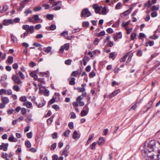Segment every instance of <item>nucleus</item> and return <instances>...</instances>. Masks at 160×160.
Listing matches in <instances>:
<instances>
[{"label":"nucleus","instance_id":"f257e3e1","mask_svg":"<svg viewBox=\"0 0 160 160\" xmlns=\"http://www.w3.org/2000/svg\"><path fill=\"white\" fill-rule=\"evenodd\" d=\"M91 15L92 14L88 9L85 8L82 10L81 13V17H87Z\"/></svg>","mask_w":160,"mask_h":160},{"label":"nucleus","instance_id":"f03ea898","mask_svg":"<svg viewBox=\"0 0 160 160\" xmlns=\"http://www.w3.org/2000/svg\"><path fill=\"white\" fill-rule=\"evenodd\" d=\"M16 74H17L16 73ZM12 79L16 84H20L21 83V81L20 80L19 77L17 74L13 75L12 77Z\"/></svg>","mask_w":160,"mask_h":160},{"label":"nucleus","instance_id":"7ed1b4c3","mask_svg":"<svg viewBox=\"0 0 160 160\" xmlns=\"http://www.w3.org/2000/svg\"><path fill=\"white\" fill-rule=\"evenodd\" d=\"M83 109L85 110H82L81 113V116L82 117L86 116L88 114L89 110V108L87 105L83 107Z\"/></svg>","mask_w":160,"mask_h":160},{"label":"nucleus","instance_id":"20e7f679","mask_svg":"<svg viewBox=\"0 0 160 160\" xmlns=\"http://www.w3.org/2000/svg\"><path fill=\"white\" fill-rule=\"evenodd\" d=\"M46 102L44 100H40L38 102H36V106L38 108H41L46 104Z\"/></svg>","mask_w":160,"mask_h":160},{"label":"nucleus","instance_id":"39448f33","mask_svg":"<svg viewBox=\"0 0 160 160\" xmlns=\"http://www.w3.org/2000/svg\"><path fill=\"white\" fill-rule=\"evenodd\" d=\"M8 146V143H2V145H0V149L2 150L3 149V150L4 151H6L7 150Z\"/></svg>","mask_w":160,"mask_h":160},{"label":"nucleus","instance_id":"423d86ee","mask_svg":"<svg viewBox=\"0 0 160 160\" xmlns=\"http://www.w3.org/2000/svg\"><path fill=\"white\" fill-rule=\"evenodd\" d=\"M69 145H67L65 148L63 149L62 152V155H64L65 157H66L68 155V154L67 153V152L69 148Z\"/></svg>","mask_w":160,"mask_h":160},{"label":"nucleus","instance_id":"0eeeda50","mask_svg":"<svg viewBox=\"0 0 160 160\" xmlns=\"http://www.w3.org/2000/svg\"><path fill=\"white\" fill-rule=\"evenodd\" d=\"M3 24L4 25H8L10 24H13V20L12 19L4 20L3 21Z\"/></svg>","mask_w":160,"mask_h":160},{"label":"nucleus","instance_id":"6e6552de","mask_svg":"<svg viewBox=\"0 0 160 160\" xmlns=\"http://www.w3.org/2000/svg\"><path fill=\"white\" fill-rule=\"evenodd\" d=\"M120 91L119 89H118L116 90H115L112 92V93L110 95H109L108 97L109 98H111L118 94L120 92Z\"/></svg>","mask_w":160,"mask_h":160},{"label":"nucleus","instance_id":"1a4fd4ad","mask_svg":"<svg viewBox=\"0 0 160 160\" xmlns=\"http://www.w3.org/2000/svg\"><path fill=\"white\" fill-rule=\"evenodd\" d=\"M68 81H69V84L71 85H74L75 84V78L73 77H71L70 78L68 79Z\"/></svg>","mask_w":160,"mask_h":160},{"label":"nucleus","instance_id":"9d476101","mask_svg":"<svg viewBox=\"0 0 160 160\" xmlns=\"http://www.w3.org/2000/svg\"><path fill=\"white\" fill-rule=\"evenodd\" d=\"M90 60V58L88 56H85L83 58V64L84 66L86 65L87 62Z\"/></svg>","mask_w":160,"mask_h":160},{"label":"nucleus","instance_id":"9b49d317","mask_svg":"<svg viewBox=\"0 0 160 160\" xmlns=\"http://www.w3.org/2000/svg\"><path fill=\"white\" fill-rule=\"evenodd\" d=\"M2 101L4 104H7L9 103V100L8 97H4L2 98Z\"/></svg>","mask_w":160,"mask_h":160},{"label":"nucleus","instance_id":"f8f14e48","mask_svg":"<svg viewBox=\"0 0 160 160\" xmlns=\"http://www.w3.org/2000/svg\"><path fill=\"white\" fill-rule=\"evenodd\" d=\"M153 104V102L152 101H150L148 104L145 107V108H147V109L145 111H144V112H146L151 107L152 105Z\"/></svg>","mask_w":160,"mask_h":160},{"label":"nucleus","instance_id":"ddd939ff","mask_svg":"<svg viewBox=\"0 0 160 160\" xmlns=\"http://www.w3.org/2000/svg\"><path fill=\"white\" fill-rule=\"evenodd\" d=\"M8 140L10 142H16L17 141V140L15 139L13 135H12L11 136L8 138Z\"/></svg>","mask_w":160,"mask_h":160},{"label":"nucleus","instance_id":"4468645a","mask_svg":"<svg viewBox=\"0 0 160 160\" xmlns=\"http://www.w3.org/2000/svg\"><path fill=\"white\" fill-rule=\"evenodd\" d=\"M7 62L10 64L12 63L13 62V57L10 56H8L7 60Z\"/></svg>","mask_w":160,"mask_h":160},{"label":"nucleus","instance_id":"2eb2a0df","mask_svg":"<svg viewBox=\"0 0 160 160\" xmlns=\"http://www.w3.org/2000/svg\"><path fill=\"white\" fill-rule=\"evenodd\" d=\"M128 55V53H127L126 54H125L120 59V62H124L127 57Z\"/></svg>","mask_w":160,"mask_h":160},{"label":"nucleus","instance_id":"dca6fc26","mask_svg":"<svg viewBox=\"0 0 160 160\" xmlns=\"http://www.w3.org/2000/svg\"><path fill=\"white\" fill-rule=\"evenodd\" d=\"M131 11L132 10H128L126 11L121 14V17H122V15L125 16H127L131 12Z\"/></svg>","mask_w":160,"mask_h":160},{"label":"nucleus","instance_id":"f3484780","mask_svg":"<svg viewBox=\"0 0 160 160\" xmlns=\"http://www.w3.org/2000/svg\"><path fill=\"white\" fill-rule=\"evenodd\" d=\"M7 75H4L3 76L1 77V79L0 80V81L1 83L5 81L7 79Z\"/></svg>","mask_w":160,"mask_h":160},{"label":"nucleus","instance_id":"a211bd4d","mask_svg":"<svg viewBox=\"0 0 160 160\" xmlns=\"http://www.w3.org/2000/svg\"><path fill=\"white\" fill-rule=\"evenodd\" d=\"M104 142V139L102 137H100L99 138V141L98 142V144L100 145Z\"/></svg>","mask_w":160,"mask_h":160},{"label":"nucleus","instance_id":"6ab92c4d","mask_svg":"<svg viewBox=\"0 0 160 160\" xmlns=\"http://www.w3.org/2000/svg\"><path fill=\"white\" fill-rule=\"evenodd\" d=\"M32 115L30 114L27 117L26 119V121L27 122H29L32 121Z\"/></svg>","mask_w":160,"mask_h":160},{"label":"nucleus","instance_id":"aec40b11","mask_svg":"<svg viewBox=\"0 0 160 160\" xmlns=\"http://www.w3.org/2000/svg\"><path fill=\"white\" fill-rule=\"evenodd\" d=\"M30 75L32 77H34L37 75V72L36 71H33L30 73Z\"/></svg>","mask_w":160,"mask_h":160},{"label":"nucleus","instance_id":"412c9836","mask_svg":"<svg viewBox=\"0 0 160 160\" xmlns=\"http://www.w3.org/2000/svg\"><path fill=\"white\" fill-rule=\"evenodd\" d=\"M34 28L33 26H29L28 31V32H29L30 33H32L34 32Z\"/></svg>","mask_w":160,"mask_h":160},{"label":"nucleus","instance_id":"4be33fe9","mask_svg":"<svg viewBox=\"0 0 160 160\" xmlns=\"http://www.w3.org/2000/svg\"><path fill=\"white\" fill-rule=\"evenodd\" d=\"M13 89L15 91L18 92L20 91V88L19 87L16 85H14L13 87Z\"/></svg>","mask_w":160,"mask_h":160},{"label":"nucleus","instance_id":"5701e85b","mask_svg":"<svg viewBox=\"0 0 160 160\" xmlns=\"http://www.w3.org/2000/svg\"><path fill=\"white\" fill-rule=\"evenodd\" d=\"M8 8V7L7 6H4L2 9L1 10L0 12L2 13L5 12L7 11Z\"/></svg>","mask_w":160,"mask_h":160},{"label":"nucleus","instance_id":"b1692460","mask_svg":"<svg viewBox=\"0 0 160 160\" xmlns=\"http://www.w3.org/2000/svg\"><path fill=\"white\" fill-rule=\"evenodd\" d=\"M26 146L27 148H30L31 147V144L29 141H26L25 143Z\"/></svg>","mask_w":160,"mask_h":160},{"label":"nucleus","instance_id":"393cba45","mask_svg":"<svg viewBox=\"0 0 160 160\" xmlns=\"http://www.w3.org/2000/svg\"><path fill=\"white\" fill-rule=\"evenodd\" d=\"M89 24L88 22H85L82 23V26L83 27L87 28L89 26Z\"/></svg>","mask_w":160,"mask_h":160},{"label":"nucleus","instance_id":"a878e982","mask_svg":"<svg viewBox=\"0 0 160 160\" xmlns=\"http://www.w3.org/2000/svg\"><path fill=\"white\" fill-rule=\"evenodd\" d=\"M11 38L13 42L14 43L17 42V38L13 35H11Z\"/></svg>","mask_w":160,"mask_h":160},{"label":"nucleus","instance_id":"bb28decb","mask_svg":"<svg viewBox=\"0 0 160 160\" xmlns=\"http://www.w3.org/2000/svg\"><path fill=\"white\" fill-rule=\"evenodd\" d=\"M78 71H73L71 74V76L73 77H76L78 74Z\"/></svg>","mask_w":160,"mask_h":160},{"label":"nucleus","instance_id":"cd10ccee","mask_svg":"<svg viewBox=\"0 0 160 160\" xmlns=\"http://www.w3.org/2000/svg\"><path fill=\"white\" fill-rule=\"evenodd\" d=\"M54 16L52 14H48L47 16V18L49 20H52L53 19Z\"/></svg>","mask_w":160,"mask_h":160},{"label":"nucleus","instance_id":"c85d7f7f","mask_svg":"<svg viewBox=\"0 0 160 160\" xmlns=\"http://www.w3.org/2000/svg\"><path fill=\"white\" fill-rule=\"evenodd\" d=\"M56 98H55L54 97L49 101L48 104H52L54 103L56 101Z\"/></svg>","mask_w":160,"mask_h":160},{"label":"nucleus","instance_id":"c756f323","mask_svg":"<svg viewBox=\"0 0 160 160\" xmlns=\"http://www.w3.org/2000/svg\"><path fill=\"white\" fill-rule=\"evenodd\" d=\"M96 75V73L94 71H92L89 74V77L90 78H93Z\"/></svg>","mask_w":160,"mask_h":160},{"label":"nucleus","instance_id":"7c9ffc66","mask_svg":"<svg viewBox=\"0 0 160 160\" xmlns=\"http://www.w3.org/2000/svg\"><path fill=\"white\" fill-rule=\"evenodd\" d=\"M70 130H67L63 134V136L65 137H67L69 135L70 133Z\"/></svg>","mask_w":160,"mask_h":160},{"label":"nucleus","instance_id":"2f4dec72","mask_svg":"<svg viewBox=\"0 0 160 160\" xmlns=\"http://www.w3.org/2000/svg\"><path fill=\"white\" fill-rule=\"evenodd\" d=\"M51 3L52 4L53 6H56L58 4H59L60 5H61V1H58L57 2H51Z\"/></svg>","mask_w":160,"mask_h":160},{"label":"nucleus","instance_id":"473e14b6","mask_svg":"<svg viewBox=\"0 0 160 160\" xmlns=\"http://www.w3.org/2000/svg\"><path fill=\"white\" fill-rule=\"evenodd\" d=\"M137 34L136 33H132L131 35V39L132 40H133L134 38L136 37Z\"/></svg>","mask_w":160,"mask_h":160},{"label":"nucleus","instance_id":"72a5a7b5","mask_svg":"<svg viewBox=\"0 0 160 160\" xmlns=\"http://www.w3.org/2000/svg\"><path fill=\"white\" fill-rule=\"evenodd\" d=\"M78 137V133L76 131H75L72 135V138L74 139Z\"/></svg>","mask_w":160,"mask_h":160},{"label":"nucleus","instance_id":"f704fd0d","mask_svg":"<svg viewBox=\"0 0 160 160\" xmlns=\"http://www.w3.org/2000/svg\"><path fill=\"white\" fill-rule=\"evenodd\" d=\"M121 5V3L120 2H118L116 6L115 9L116 10L119 9L120 8Z\"/></svg>","mask_w":160,"mask_h":160},{"label":"nucleus","instance_id":"c9c22d12","mask_svg":"<svg viewBox=\"0 0 160 160\" xmlns=\"http://www.w3.org/2000/svg\"><path fill=\"white\" fill-rule=\"evenodd\" d=\"M107 14V9L105 7H104L102 10V15H105Z\"/></svg>","mask_w":160,"mask_h":160},{"label":"nucleus","instance_id":"e433bc0d","mask_svg":"<svg viewBox=\"0 0 160 160\" xmlns=\"http://www.w3.org/2000/svg\"><path fill=\"white\" fill-rule=\"evenodd\" d=\"M137 107V103H135L129 109V111H130L132 110H134Z\"/></svg>","mask_w":160,"mask_h":160},{"label":"nucleus","instance_id":"4c0bfd02","mask_svg":"<svg viewBox=\"0 0 160 160\" xmlns=\"http://www.w3.org/2000/svg\"><path fill=\"white\" fill-rule=\"evenodd\" d=\"M41 9L42 8L41 7L38 6L37 7H35L34 8L33 10L35 12H37L41 10Z\"/></svg>","mask_w":160,"mask_h":160},{"label":"nucleus","instance_id":"58836bf2","mask_svg":"<svg viewBox=\"0 0 160 160\" xmlns=\"http://www.w3.org/2000/svg\"><path fill=\"white\" fill-rule=\"evenodd\" d=\"M154 45V42L152 41H150L147 43L146 46H148L149 45L150 46H152Z\"/></svg>","mask_w":160,"mask_h":160},{"label":"nucleus","instance_id":"ea45409f","mask_svg":"<svg viewBox=\"0 0 160 160\" xmlns=\"http://www.w3.org/2000/svg\"><path fill=\"white\" fill-rule=\"evenodd\" d=\"M52 107L55 109L56 111L59 110V106L57 105H53L52 106Z\"/></svg>","mask_w":160,"mask_h":160},{"label":"nucleus","instance_id":"a19ab883","mask_svg":"<svg viewBox=\"0 0 160 160\" xmlns=\"http://www.w3.org/2000/svg\"><path fill=\"white\" fill-rule=\"evenodd\" d=\"M19 100L22 102L26 101L27 98L25 96H23L20 98Z\"/></svg>","mask_w":160,"mask_h":160},{"label":"nucleus","instance_id":"79ce46f5","mask_svg":"<svg viewBox=\"0 0 160 160\" xmlns=\"http://www.w3.org/2000/svg\"><path fill=\"white\" fill-rule=\"evenodd\" d=\"M32 13V11L29 9H27L26 11L24 12V13L26 14V16H27L28 14H31Z\"/></svg>","mask_w":160,"mask_h":160},{"label":"nucleus","instance_id":"37998d69","mask_svg":"<svg viewBox=\"0 0 160 160\" xmlns=\"http://www.w3.org/2000/svg\"><path fill=\"white\" fill-rule=\"evenodd\" d=\"M152 5V4L150 1H148L147 3H145V6L148 7H150Z\"/></svg>","mask_w":160,"mask_h":160},{"label":"nucleus","instance_id":"c03bdc74","mask_svg":"<svg viewBox=\"0 0 160 160\" xmlns=\"http://www.w3.org/2000/svg\"><path fill=\"white\" fill-rule=\"evenodd\" d=\"M68 35V32L67 31H64L61 33L60 36L65 37L66 36Z\"/></svg>","mask_w":160,"mask_h":160},{"label":"nucleus","instance_id":"a18cd8bd","mask_svg":"<svg viewBox=\"0 0 160 160\" xmlns=\"http://www.w3.org/2000/svg\"><path fill=\"white\" fill-rule=\"evenodd\" d=\"M29 26L28 25H23L22 26V28L23 29L28 30L29 28Z\"/></svg>","mask_w":160,"mask_h":160},{"label":"nucleus","instance_id":"49530a36","mask_svg":"<svg viewBox=\"0 0 160 160\" xmlns=\"http://www.w3.org/2000/svg\"><path fill=\"white\" fill-rule=\"evenodd\" d=\"M97 144V143L96 142H93L92 144L91 145L90 147V148L92 149H94L95 148V146Z\"/></svg>","mask_w":160,"mask_h":160},{"label":"nucleus","instance_id":"de8ad7c7","mask_svg":"<svg viewBox=\"0 0 160 160\" xmlns=\"http://www.w3.org/2000/svg\"><path fill=\"white\" fill-rule=\"evenodd\" d=\"M3 94H6V90L4 89H2L0 90V95H1Z\"/></svg>","mask_w":160,"mask_h":160},{"label":"nucleus","instance_id":"09e8293b","mask_svg":"<svg viewBox=\"0 0 160 160\" xmlns=\"http://www.w3.org/2000/svg\"><path fill=\"white\" fill-rule=\"evenodd\" d=\"M18 74L20 77L21 79H24V76L23 73L21 71H19L18 73Z\"/></svg>","mask_w":160,"mask_h":160},{"label":"nucleus","instance_id":"8fccbe9b","mask_svg":"<svg viewBox=\"0 0 160 160\" xmlns=\"http://www.w3.org/2000/svg\"><path fill=\"white\" fill-rule=\"evenodd\" d=\"M43 78H38V81L40 82L42 84H45V82L44 81Z\"/></svg>","mask_w":160,"mask_h":160},{"label":"nucleus","instance_id":"3c124183","mask_svg":"<svg viewBox=\"0 0 160 160\" xmlns=\"http://www.w3.org/2000/svg\"><path fill=\"white\" fill-rule=\"evenodd\" d=\"M115 56V52H113L110 53L109 55V57L110 58H113Z\"/></svg>","mask_w":160,"mask_h":160},{"label":"nucleus","instance_id":"603ef678","mask_svg":"<svg viewBox=\"0 0 160 160\" xmlns=\"http://www.w3.org/2000/svg\"><path fill=\"white\" fill-rule=\"evenodd\" d=\"M51 50V47H48L44 50L45 52L47 53H49Z\"/></svg>","mask_w":160,"mask_h":160},{"label":"nucleus","instance_id":"864d4df0","mask_svg":"<svg viewBox=\"0 0 160 160\" xmlns=\"http://www.w3.org/2000/svg\"><path fill=\"white\" fill-rule=\"evenodd\" d=\"M64 49L67 50H68L69 49V43H66L63 46Z\"/></svg>","mask_w":160,"mask_h":160},{"label":"nucleus","instance_id":"5fc2aeb1","mask_svg":"<svg viewBox=\"0 0 160 160\" xmlns=\"http://www.w3.org/2000/svg\"><path fill=\"white\" fill-rule=\"evenodd\" d=\"M57 146V143H54L51 146V149L52 150H54L56 148Z\"/></svg>","mask_w":160,"mask_h":160},{"label":"nucleus","instance_id":"6e6d98bb","mask_svg":"<svg viewBox=\"0 0 160 160\" xmlns=\"http://www.w3.org/2000/svg\"><path fill=\"white\" fill-rule=\"evenodd\" d=\"M159 9V8L157 7L155 5L153 6L151 8V10L152 11H154L155 10H158Z\"/></svg>","mask_w":160,"mask_h":160},{"label":"nucleus","instance_id":"4d7b16f0","mask_svg":"<svg viewBox=\"0 0 160 160\" xmlns=\"http://www.w3.org/2000/svg\"><path fill=\"white\" fill-rule=\"evenodd\" d=\"M68 126L70 129H72L73 128V123L72 122H69L68 123Z\"/></svg>","mask_w":160,"mask_h":160},{"label":"nucleus","instance_id":"13d9d810","mask_svg":"<svg viewBox=\"0 0 160 160\" xmlns=\"http://www.w3.org/2000/svg\"><path fill=\"white\" fill-rule=\"evenodd\" d=\"M53 120L52 118H50L47 120L48 124L50 125L52 122Z\"/></svg>","mask_w":160,"mask_h":160},{"label":"nucleus","instance_id":"bf43d9fd","mask_svg":"<svg viewBox=\"0 0 160 160\" xmlns=\"http://www.w3.org/2000/svg\"><path fill=\"white\" fill-rule=\"evenodd\" d=\"M107 32L109 33H112L113 32V30L111 28H109L106 30Z\"/></svg>","mask_w":160,"mask_h":160},{"label":"nucleus","instance_id":"052dcab7","mask_svg":"<svg viewBox=\"0 0 160 160\" xmlns=\"http://www.w3.org/2000/svg\"><path fill=\"white\" fill-rule=\"evenodd\" d=\"M56 28V26L55 25L52 24L50 27V29L51 30H54Z\"/></svg>","mask_w":160,"mask_h":160},{"label":"nucleus","instance_id":"680f3d73","mask_svg":"<svg viewBox=\"0 0 160 160\" xmlns=\"http://www.w3.org/2000/svg\"><path fill=\"white\" fill-rule=\"evenodd\" d=\"M36 65V63L33 61L30 62L29 63V66L31 67H34Z\"/></svg>","mask_w":160,"mask_h":160},{"label":"nucleus","instance_id":"e2e57ef3","mask_svg":"<svg viewBox=\"0 0 160 160\" xmlns=\"http://www.w3.org/2000/svg\"><path fill=\"white\" fill-rule=\"evenodd\" d=\"M72 62V60L70 59L66 60L65 62V63L68 65L71 64Z\"/></svg>","mask_w":160,"mask_h":160},{"label":"nucleus","instance_id":"0e129e2a","mask_svg":"<svg viewBox=\"0 0 160 160\" xmlns=\"http://www.w3.org/2000/svg\"><path fill=\"white\" fill-rule=\"evenodd\" d=\"M33 18L35 21H38L39 19L38 15H34L33 16Z\"/></svg>","mask_w":160,"mask_h":160},{"label":"nucleus","instance_id":"69168bd1","mask_svg":"<svg viewBox=\"0 0 160 160\" xmlns=\"http://www.w3.org/2000/svg\"><path fill=\"white\" fill-rule=\"evenodd\" d=\"M142 52L141 50H139L138 51L137 55L138 56H141L142 55Z\"/></svg>","mask_w":160,"mask_h":160},{"label":"nucleus","instance_id":"338daca9","mask_svg":"<svg viewBox=\"0 0 160 160\" xmlns=\"http://www.w3.org/2000/svg\"><path fill=\"white\" fill-rule=\"evenodd\" d=\"M129 24V22H123L122 23V26L124 27H126Z\"/></svg>","mask_w":160,"mask_h":160},{"label":"nucleus","instance_id":"774afa93","mask_svg":"<svg viewBox=\"0 0 160 160\" xmlns=\"http://www.w3.org/2000/svg\"><path fill=\"white\" fill-rule=\"evenodd\" d=\"M32 103L29 102H27V104H26V107L28 108H30L32 106Z\"/></svg>","mask_w":160,"mask_h":160}]
</instances>
